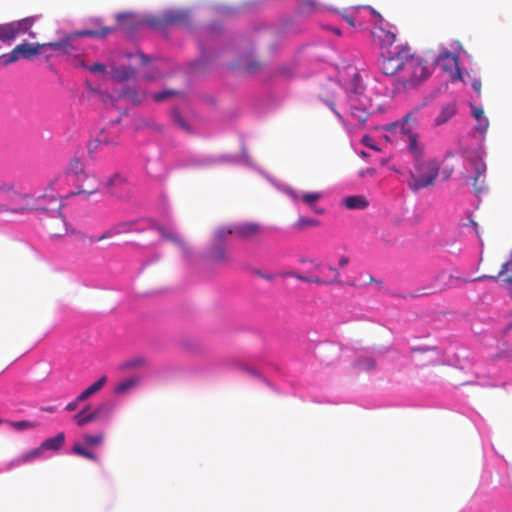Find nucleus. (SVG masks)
I'll return each mask as SVG.
<instances>
[{"instance_id":"f257e3e1","label":"nucleus","mask_w":512,"mask_h":512,"mask_svg":"<svg viewBox=\"0 0 512 512\" xmlns=\"http://www.w3.org/2000/svg\"><path fill=\"white\" fill-rule=\"evenodd\" d=\"M381 70L385 75H398V83L404 90L416 89L432 73L427 61L417 56L408 45L384 52Z\"/></svg>"},{"instance_id":"f03ea898","label":"nucleus","mask_w":512,"mask_h":512,"mask_svg":"<svg viewBox=\"0 0 512 512\" xmlns=\"http://www.w3.org/2000/svg\"><path fill=\"white\" fill-rule=\"evenodd\" d=\"M6 213L23 214L31 211H56L61 208L59 198H50L51 207L43 205V199H34L33 196L4 186Z\"/></svg>"},{"instance_id":"7ed1b4c3","label":"nucleus","mask_w":512,"mask_h":512,"mask_svg":"<svg viewBox=\"0 0 512 512\" xmlns=\"http://www.w3.org/2000/svg\"><path fill=\"white\" fill-rule=\"evenodd\" d=\"M113 31L110 27L101 30H83L75 33H69L58 41L43 43V48L52 49L57 56L72 55L80 50L77 38L80 36L105 37Z\"/></svg>"},{"instance_id":"20e7f679","label":"nucleus","mask_w":512,"mask_h":512,"mask_svg":"<svg viewBox=\"0 0 512 512\" xmlns=\"http://www.w3.org/2000/svg\"><path fill=\"white\" fill-rule=\"evenodd\" d=\"M415 173H411L409 187L413 191L433 186L438 176L440 165L434 158L424 156L414 160Z\"/></svg>"},{"instance_id":"39448f33","label":"nucleus","mask_w":512,"mask_h":512,"mask_svg":"<svg viewBox=\"0 0 512 512\" xmlns=\"http://www.w3.org/2000/svg\"><path fill=\"white\" fill-rule=\"evenodd\" d=\"M417 123L416 111H413L406 114L401 121L390 124L389 127L391 132H399L408 137V150L414 160L424 156V147L418 142V135L412 132V126L410 125H416Z\"/></svg>"},{"instance_id":"423d86ee","label":"nucleus","mask_w":512,"mask_h":512,"mask_svg":"<svg viewBox=\"0 0 512 512\" xmlns=\"http://www.w3.org/2000/svg\"><path fill=\"white\" fill-rule=\"evenodd\" d=\"M37 18V16H30L17 21L0 24V41L10 43L18 36L26 33L29 34L30 37L35 38L36 33L32 32L31 28Z\"/></svg>"},{"instance_id":"0eeeda50","label":"nucleus","mask_w":512,"mask_h":512,"mask_svg":"<svg viewBox=\"0 0 512 512\" xmlns=\"http://www.w3.org/2000/svg\"><path fill=\"white\" fill-rule=\"evenodd\" d=\"M43 46V43L24 42L16 45L8 54L2 55L0 60L4 66L17 62L21 59L29 60L37 56L40 53V50L43 49Z\"/></svg>"},{"instance_id":"6e6552de","label":"nucleus","mask_w":512,"mask_h":512,"mask_svg":"<svg viewBox=\"0 0 512 512\" xmlns=\"http://www.w3.org/2000/svg\"><path fill=\"white\" fill-rule=\"evenodd\" d=\"M70 169L74 170L78 175V181L82 183L79 184V189L76 192H73L71 195H84L85 198L89 197L92 194L97 193L99 188V183L95 176H89L85 174L81 169V164L77 159H73L70 163Z\"/></svg>"},{"instance_id":"1a4fd4ad","label":"nucleus","mask_w":512,"mask_h":512,"mask_svg":"<svg viewBox=\"0 0 512 512\" xmlns=\"http://www.w3.org/2000/svg\"><path fill=\"white\" fill-rule=\"evenodd\" d=\"M263 226L257 222H240L234 224L227 233H234V236L241 241L255 242L261 238Z\"/></svg>"},{"instance_id":"9d476101","label":"nucleus","mask_w":512,"mask_h":512,"mask_svg":"<svg viewBox=\"0 0 512 512\" xmlns=\"http://www.w3.org/2000/svg\"><path fill=\"white\" fill-rule=\"evenodd\" d=\"M435 62L446 73H448L452 79H458L461 77L458 57L455 54L449 51H443L437 56Z\"/></svg>"},{"instance_id":"9b49d317","label":"nucleus","mask_w":512,"mask_h":512,"mask_svg":"<svg viewBox=\"0 0 512 512\" xmlns=\"http://www.w3.org/2000/svg\"><path fill=\"white\" fill-rule=\"evenodd\" d=\"M373 39L381 46V57L383 58V53H388L389 51H394L397 46L393 47V44L396 41V34L394 32L385 30L382 27H375L372 30ZM383 59L381 60V62Z\"/></svg>"},{"instance_id":"f8f14e48","label":"nucleus","mask_w":512,"mask_h":512,"mask_svg":"<svg viewBox=\"0 0 512 512\" xmlns=\"http://www.w3.org/2000/svg\"><path fill=\"white\" fill-rule=\"evenodd\" d=\"M60 208L44 224L45 229L51 237H62L68 233V226L63 215L59 212Z\"/></svg>"},{"instance_id":"ddd939ff","label":"nucleus","mask_w":512,"mask_h":512,"mask_svg":"<svg viewBox=\"0 0 512 512\" xmlns=\"http://www.w3.org/2000/svg\"><path fill=\"white\" fill-rule=\"evenodd\" d=\"M111 408L112 407L109 403H102L92 411H90L89 407H85L83 410H81L74 416V420L78 426H84L96 420L102 414L109 412Z\"/></svg>"},{"instance_id":"4468645a","label":"nucleus","mask_w":512,"mask_h":512,"mask_svg":"<svg viewBox=\"0 0 512 512\" xmlns=\"http://www.w3.org/2000/svg\"><path fill=\"white\" fill-rule=\"evenodd\" d=\"M149 223H150L149 228L155 229L156 231H158V233L161 235L163 240L170 241V242L174 243L185 254L190 253L189 246L172 229H170L164 225L158 224L155 221H150Z\"/></svg>"},{"instance_id":"2eb2a0df","label":"nucleus","mask_w":512,"mask_h":512,"mask_svg":"<svg viewBox=\"0 0 512 512\" xmlns=\"http://www.w3.org/2000/svg\"><path fill=\"white\" fill-rule=\"evenodd\" d=\"M119 139L116 134H112L105 129L100 130L97 135L89 141V152H95L102 147H114L118 144Z\"/></svg>"},{"instance_id":"dca6fc26","label":"nucleus","mask_w":512,"mask_h":512,"mask_svg":"<svg viewBox=\"0 0 512 512\" xmlns=\"http://www.w3.org/2000/svg\"><path fill=\"white\" fill-rule=\"evenodd\" d=\"M188 20V15L181 11H168L160 19L150 20L153 27H161L165 25H184Z\"/></svg>"},{"instance_id":"f3484780","label":"nucleus","mask_w":512,"mask_h":512,"mask_svg":"<svg viewBox=\"0 0 512 512\" xmlns=\"http://www.w3.org/2000/svg\"><path fill=\"white\" fill-rule=\"evenodd\" d=\"M470 166L475 172L473 176V186L476 192L482 191L485 172H486V164L480 157H474L469 159Z\"/></svg>"},{"instance_id":"a211bd4d","label":"nucleus","mask_w":512,"mask_h":512,"mask_svg":"<svg viewBox=\"0 0 512 512\" xmlns=\"http://www.w3.org/2000/svg\"><path fill=\"white\" fill-rule=\"evenodd\" d=\"M149 366V360L145 356H134L124 360L120 365L119 369L121 371H129L135 369H142Z\"/></svg>"},{"instance_id":"6ab92c4d","label":"nucleus","mask_w":512,"mask_h":512,"mask_svg":"<svg viewBox=\"0 0 512 512\" xmlns=\"http://www.w3.org/2000/svg\"><path fill=\"white\" fill-rule=\"evenodd\" d=\"M133 223L131 222H124L120 223L112 228H110L108 231L104 232L100 237H98L95 241H102L106 238L113 237L115 235L123 234V233H130V232H140L139 229H133Z\"/></svg>"},{"instance_id":"aec40b11","label":"nucleus","mask_w":512,"mask_h":512,"mask_svg":"<svg viewBox=\"0 0 512 512\" xmlns=\"http://www.w3.org/2000/svg\"><path fill=\"white\" fill-rule=\"evenodd\" d=\"M342 204L349 210H364L369 202L363 195H352L344 198Z\"/></svg>"},{"instance_id":"412c9836","label":"nucleus","mask_w":512,"mask_h":512,"mask_svg":"<svg viewBox=\"0 0 512 512\" xmlns=\"http://www.w3.org/2000/svg\"><path fill=\"white\" fill-rule=\"evenodd\" d=\"M457 112L455 102H449L442 106L441 111L434 120L435 126H440L448 122Z\"/></svg>"},{"instance_id":"4be33fe9","label":"nucleus","mask_w":512,"mask_h":512,"mask_svg":"<svg viewBox=\"0 0 512 512\" xmlns=\"http://www.w3.org/2000/svg\"><path fill=\"white\" fill-rule=\"evenodd\" d=\"M512 264V259L506 261L505 263H503L501 265V269L499 271V273L496 275V276H481L479 277L478 279L479 280H482V279H490V280H493V281H497L499 278L502 277L503 281L508 283V284H512V270H509V266Z\"/></svg>"},{"instance_id":"5701e85b","label":"nucleus","mask_w":512,"mask_h":512,"mask_svg":"<svg viewBox=\"0 0 512 512\" xmlns=\"http://www.w3.org/2000/svg\"><path fill=\"white\" fill-rule=\"evenodd\" d=\"M472 115L477 121L476 130L484 134L489 128V120L484 115V110L481 107L472 106Z\"/></svg>"},{"instance_id":"b1692460","label":"nucleus","mask_w":512,"mask_h":512,"mask_svg":"<svg viewBox=\"0 0 512 512\" xmlns=\"http://www.w3.org/2000/svg\"><path fill=\"white\" fill-rule=\"evenodd\" d=\"M112 78L118 82L126 81L135 76L136 71L130 66L115 67L112 69Z\"/></svg>"},{"instance_id":"393cba45","label":"nucleus","mask_w":512,"mask_h":512,"mask_svg":"<svg viewBox=\"0 0 512 512\" xmlns=\"http://www.w3.org/2000/svg\"><path fill=\"white\" fill-rule=\"evenodd\" d=\"M106 382L107 376H101L96 382H94L92 385H90L88 388H86L78 395V401H85L86 399L91 397L93 394L98 392L106 384Z\"/></svg>"},{"instance_id":"a878e982","label":"nucleus","mask_w":512,"mask_h":512,"mask_svg":"<svg viewBox=\"0 0 512 512\" xmlns=\"http://www.w3.org/2000/svg\"><path fill=\"white\" fill-rule=\"evenodd\" d=\"M322 198L320 192H306L301 194V201L308 205L315 213L323 214L324 210L316 207V202Z\"/></svg>"},{"instance_id":"bb28decb","label":"nucleus","mask_w":512,"mask_h":512,"mask_svg":"<svg viewBox=\"0 0 512 512\" xmlns=\"http://www.w3.org/2000/svg\"><path fill=\"white\" fill-rule=\"evenodd\" d=\"M425 357L421 360L423 366L437 365L442 363L441 352L436 348H426L423 350Z\"/></svg>"},{"instance_id":"cd10ccee","label":"nucleus","mask_w":512,"mask_h":512,"mask_svg":"<svg viewBox=\"0 0 512 512\" xmlns=\"http://www.w3.org/2000/svg\"><path fill=\"white\" fill-rule=\"evenodd\" d=\"M139 383L138 377H129L124 379L123 381L119 382L115 388L114 392L117 395H124L134 389Z\"/></svg>"},{"instance_id":"c85d7f7f","label":"nucleus","mask_w":512,"mask_h":512,"mask_svg":"<svg viewBox=\"0 0 512 512\" xmlns=\"http://www.w3.org/2000/svg\"><path fill=\"white\" fill-rule=\"evenodd\" d=\"M65 442V434L58 433L56 436L46 439L41 447L43 450H59Z\"/></svg>"},{"instance_id":"c756f323","label":"nucleus","mask_w":512,"mask_h":512,"mask_svg":"<svg viewBox=\"0 0 512 512\" xmlns=\"http://www.w3.org/2000/svg\"><path fill=\"white\" fill-rule=\"evenodd\" d=\"M320 226V221L310 217H299L298 220L294 223V228L297 231H303L307 228H314Z\"/></svg>"},{"instance_id":"7c9ffc66","label":"nucleus","mask_w":512,"mask_h":512,"mask_svg":"<svg viewBox=\"0 0 512 512\" xmlns=\"http://www.w3.org/2000/svg\"><path fill=\"white\" fill-rule=\"evenodd\" d=\"M453 280H460V279L450 275L449 276V282H452ZM455 286L456 285L448 283V284H444L443 286H441V287H439L437 289L435 288L433 290H426L425 288H422V289H418L414 294L411 295V297L428 296V295L436 294L438 292H442V291L446 290L449 287H455Z\"/></svg>"},{"instance_id":"2f4dec72","label":"nucleus","mask_w":512,"mask_h":512,"mask_svg":"<svg viewBox=\"0 0 512 512\" xmlns=\"http://www.w3.org/2000/svg\"><path fill=\"white\" fill-rule=\"evenodd\" d=\"M351 116L360 124L364 125L369 117V112L365 108L356 105L351 107Z\"/></svg>"},{"instance_id":"473e14b6","label":"nucleus","mask_w":512,"mask_h":512,"mask_svg":"<svg viewBox=\"0 0 512 512\" xmlns=\"http://www.w3.org/2000/svg\"><path fill=\"white\" fill-rule=\"evenodd\" d=\"M356 366L361 371H373L376 368V361L372 357H361L356 361Z\"/></svg>"},{"instance_id":"72a5a7b5","label":"nucleus","mask_w":512,"mask_h":512,"mask_svg":"<svg viewBox=\"0 0 512 512\" xmlns=\"http://www.w3.org/2000/svg\"><path fill=\"white\" fill-rule=\"evenodd\" d=\"M42 451H43V449L41 446L38 448H35V449L23 454L19 458H17L13 463H16L17 465H19V464H23V463L32 461V460L38 458L42 454Z\"/></svg>"},{"instance_id":"f704fd0d","label":"nucleus","mask_w":512,"mask_h":512,"mask_svg":"<svg viewBox=\"0 0 512 512\" xmlns=\"http://www.w3.org/2000/svg\"><path fill=\"white\" fill-rule=\"evenodd\" d=\"M211 258L218 262H229L230 258L226 252V249L222 245H218L213 248L211 252Z\"/></svg>"},{"instance_id":"c9c22d12","label":"nucleus","mask_w":512,"mask_h":512,"mask_svg":"<svg viewBox=\"0 0 512 512\" xmlns=\"http://www.w3.org/2000/svg\"><path fill=\"white\" fill-rule=\"evenodd\" d=\"M173 120L175 124L184 132L192 133L193 130L190 124L182 117V115L178 111H174L172 114Z\"/></svg>"},{"instance_id":"e433bc0d","label":"nucleus","mask_w":512,"mask_h":512,"mask_svg":"<svg viewBox=\"0 0 512 512\" xmlns=\"http://www.w3.org/2000/svg\"><path fill=\"white\" fill-rule=\"evenodd\" d=\"M73 452L76 454V455H79V456H82L84 458H87L89 460H92V461H97L98 458L97 456L88 451L87 449H85L81 444L79 443H76L73 448H72Z\"/></svg>"},{"instance_id":"4c0bfd02","label":"nucleus","mask_w":512,"mask_h":512,"mask_svg":"<svg viewBox=\"0 0 512 512\" xmlns=\"http://www.w3.org/2000/svg\"><path fill=\"white\" fill-rule=\"evenodd\" d=\"M126 183V180L124 177H122L119 174H115L112 177H110L104 184V187L106 189H113L115 187H120Z\"/></svg>"},{"instance_id":"58836bf2","label":"nucleus","mask_w":512,"mask_h":512,"mask_svg":"<svg viewBox=\"0 0 512 512\" xmlns=\"http://www.w3.org/2000/svg\"><path fill=\"white\" fill-rule=\"evenodd\" d=\"M103 436L101 434L99 435H85L84 441L87 445L95 446L102 442Z\"/></svg>"},{"instance_id":"ea45409f","label":"nucleus","mask_w":512,"mask_h":512,"mask_svg":"<svg viewBox=\"0 0 512 512\" xmlns=\"http://www.w3.org/2000/svg\"><path fill=\"white\" fill-rule=\"evenodd\" d=\"M12 427L17 430L31 429L35 427V424L26 420L11 422Z\"/></svg>"},{"instance_id":"a19ab883","label":"nucleus","mask_w":512,"mask_h":512,"mask_svg":"<svg viewBox=\"0 0 512 512\" xmlns=\"http://www.w3.org/2000/svg\"><path fill=\"white\" fill-rule=\"evenodd\" d=\"M231 228H220L215 233V239L221 243L223 242L228 235H234V233H227V230H230Z\"/></svg>"},{"instance_id":"79ce46f5","label":"nucleus","mask_w":512,"mask_h":512,"mask_svg":"<svg viewBox=\"0 0 512 512\" xmlns=\"http://www.w3.org/2000/svg\"><path fill=\"white\" fill-rule=\"evenodd\" d=\"M175 92L172 91V90H165V91H162V92H158V93H155L153 95V99L156 101V102H160V101H163L164 99L170 97L171 95H173Z\"/></svg>"},{"instance_id":"37998d69","label":"nucleus","mask_w":512,"mask_h":512,"mask_svg":"<svg viewBox=\"0 0 512 512\" xmlns=\"http://www.w3.org/2000/svg\"><path fill=\"white\" fill-rule=\"evenodd\" d=\"M362 143L371 149H374L377 151L379 150V148L374 144V140L369 135L363 136Z\"/></svg>"},{"instance_id":"c03bdc74","label":"nucleus","mask_w":512,"mask_h":512,"mask_svg":"<svg viewBox=\"0 0 512 512\" xmlns=\"http://www.w3.org/2000/svg\"><path fill=\"white\" fill-rule=\"evenodd\" d=\"M328 269L333 274L332 279L328 280L329 284L339 283V277H340L339 271L336 268H334L333 266H331V265L328 266Z\"/></svg>"},{"instance_id":"a18cd8bd","label":"nucleus","mask_w":512,"mask_h":512,"mask_svg":"<svg viewBox=\"0 0 512 512\" xmlns=\"http://www.w3.org/2000/svg\"><path fill=\"white\" fill-rule=\"evenodd\" d=\"M6 213L4 186H0V215Z\"/></svg>"},{"instance_id":"49530a36","label":"nucleus","mask_w":512,"mask_h":512,"mask_svg":"<svg viewBox=\"0 0 512 512\" xmlns=\"http://www.w3.org/2000/svg\"><path fill=\"white\" fill-rule=\"evenodd\" d=\"M87 69L90 70L91 72H101V73H104L105 70H106V67H105L104 64L95 63L92 66H88Z\"/></svg>"},{"instance_id":"de8ad7c7","label":"nucleus","mask_w":512,"mask_h":512,"mask_svg":"<svg viewBox=\"0 0 512 512\" xmlns=\"http://www.w3.org/2000/svg\"><path fill=\"white\" fill-rule=\"evenodd\" d=\"M259 68H260V63L257 61H252L246 65L245 70L249 73H253V72L257 71Z\"/></svg>"},{"instance_id":"09e8293b","label":"nucleus","mask_w":512,"mask_h":512,"mask_svg":"<svg viewBox=\"0 0 512 512\" xmlns=\"http://www.w3.org/2000/svg\"><path fill=\"white\" fill-rule=\"evenodd\" d=\"M80 402H81V401H78V396H77L75 400H73V401L69 402V403L66 405L65 409H66L67 411H74V410H76V409L78 408V405H79V403H80Z\"/></svg>"},{"instance_id":"8fccbe9b","label":"nucleus","mask_w":512,"mask_h":512,"mask_svg":"<svg viewBox=\"0 0 512 512\" xmlns=\"http://www.w3.org/2000/svg\"><path fill=\"white\" fill-rule=\"evenodd\" d=\"M254 273L267 281H271L274 278L273 274L264 273L261 270H255Z\"/></svg>"},{"instance_id":"3c124183","label":"nucleus","mask_w":512,"mask_h":512,"mask_svg":"<svg viewBox=\"0 0 512 512\" xmlns=\"http://www.w3.org/2000/svg\"><path fill=\"white\" fill-rule=\"evenodd\" d=\"M309 283H315L318 285L329 284L328 280H323L317 276L309 277Z\"/></svg>"},{"instance_id":"603ef678","label":"nucleus","mask_w":512,"mask_h":512,"mask_svg":"<svg viewBox=\"0 0 512 512\" xmlns=\"http://www.w3.org/2000/svg\"><path fill=\"white\" fill-rule=\"evenodd\" d=\"M287 275L290 277L297 278L298 280L303 281V282H309V277H307V276L296 274L294 272H289V273H287Z\"/></svg>"},{"instance_id":"864d4df0","label":"nucleus","mask_w":512,"mask_h":512,"mask_svg":"<svg viewBox=\"0 0 512 512\" xmlns=\"http://www.w3.org/2000/svg\"><path fill=\"white\" fill-rule=\"evenodd\" d=\"M43 198H46L42 203L44 206H47V207H51V204H50V198H56L54 195H43V196H39L37 197L36 199H43Z\"/></svg>"},{"instance_id":"5fc2aeb1","label":"nucleus","mask_w":512,"mask_h":512,"mask_svg":"<svg viewBox=\"0 0 512 512\" xmlns=\"http://www.w3.org/2000/svg\"><path fill=\"white\" fill-rule=\"evenodd\" d=\"M345 21L352 27L355 26V20H354V16L352 14H344L343 15Z\"/></svg>"},{"instance_id":"6e6d98bb","label":"nucleus","mask_w":512,"mask_h":512,"mask_svg":"<svg viewBox=\"0 0 512 512\" xmlns=\"http://www.w3.org/2000/svg\"><path fill=\"white\" fill-rule=\"evenodd\" d=\"M288 195L294 200V201H301V194L297 193L294 190H289Z\"/></svg>"},{"instance_id":"4d7b16f0","label":"nucleus","mask_w":512,"mask_h":512,"mask_svg":"<svg viewBox=\"0 0 512 512\" xmlns=\"http://www.w3.org/2000/svg\"><path fill=\"white\" fill-rule=\"evenodd\" d=\"M472 87H473V89H474L478 94H480V92H481V87H482L481 81H480V80H474V81L472 82Z\"/></svg>"},{"instance_id":"13d9d810","label":"nucleus","mask_w":512,"mask_h":512,"mask_svg":"<svg viewBox=\"0 0 512 512\" xmlns=\"http://www.w3.org/2000/svg\"><path fill=\"white\" fill-rule=\"evenodd\" d=\"M367 9H369V11L371 12V14L375 15L377 17V19L379 20V22H382L383 21V17L380 13H378L375 9H373L372 7L370 6H367L366 7Z\"/></svg>"},{"instance_id":"bf43d9fd","label":"nucleus","mask_w":512,"mask_h":512,"mask_svg":"<svg viewBox=\"0 0 512 512\" xmlns=\"http://www.w3.org/2000/svg\"><path fill=\"white\" fill-rule=\"evenodd\" d=\"M349 263V258L347 256H341L339 258L338 264L340 267H344Z\"/></svg>"},{"instance_id":"052dcab7","label":"nucleus","mask_w":512,"mask_h":512,"mask_svg":"<svg viewBox=\"0 0 512 512\" xmlns=\"http://www.w3.org/2000/svg\"><path fill=\"white\" fill-rule=\"evenodd\" d=\"M130 17H131V15H129V14H119V15L117 16V18H118V20H119V21H121V20H123V19H128V18H130Z\"/></svg>"},{"instance_id":"680f3d73","label":"nucleus","mask_w":512,"mask_h":512,"mask_svg":"<svg viewBox=\"0 0 512 512\" xmlns=\"http://www.w3.org/2000/svg\"><path fill=\"white\" fill-rule=\"evenodd\" d=\"M135 94H136V92H135L134 90H128V91L125 93V95H126V96H129V97H131V98H133Z\"/></svg>"},{"instance_id":"e2e57ef3","label":"nucleus","mask_w":512,"mask_h":512,"mask_svg":"<svg viewBox=\"0 0 512 512\" xmlns=\"http://www.w3.org/2000/svg\"><path fill=\"white\" fill-rule=\"evenodd\" d=\"M353 93H354L355 95H357V94H359V93H360V88H359V86H358L357 84L355 85V87H354V89H353Z\"/></svg>"},{"instance_id":"0e129e2a","label":"nucleus","mask_w":512,"mask_h":512,"mask_svg":"<svg viewBox=\"0 0 512 512\" xmlns=\"http://www.w3.org/2000/svg\"><path fill=\"white\" fill-rule=\"evenodd\" d=\"M329 106H330V107H331V109L334 111V113H335V114L340 118V117H341V116H340V113H338V112L334 109V107H333V103H329Z\"/></svg>"},{"instance_id":"69168bd1","label":"nucleus","mask_w":512,"mask_h":512,"mask_svg":"<svg viewBox=\"0 0 512 512\" xmlns=\"http://www.w3.org/2000/svg\"><path fill=\"white\" fill-rule=\"evenodd\" d=\"M471 224H472L473 228L477 231L478 224L473 220H471Z\"/></svg>"},{"instance_id":"338daca9","label":"nucleus","mask_w":512,"mask_h":512,"mask_svg":"<svg viewBox=\"0 0 512 512\" xmlns=\"http://www.w3.org/2000/svg\"><path fill=\"white\" fill-rule=\"evenodd\" d=\"M332 31H333L336 35H340V34H341V32H340V30H339L338 28H333V30H332Z\"/></svg>"},{"instance_id":"774afa93","label":"nucleus","mask_w":512,"mask_h":512,"mask_svg":"<svg viewBox=\"0 0 512 512\" xmlns=\"http://www.w3.org/2000/svg\"><path fill=\"white\" fill-rule=\"evenodd\" d=\"M443 173L445 174V178H448L451 174V171L444 170Z\"/></svg>"}]
</instances>
